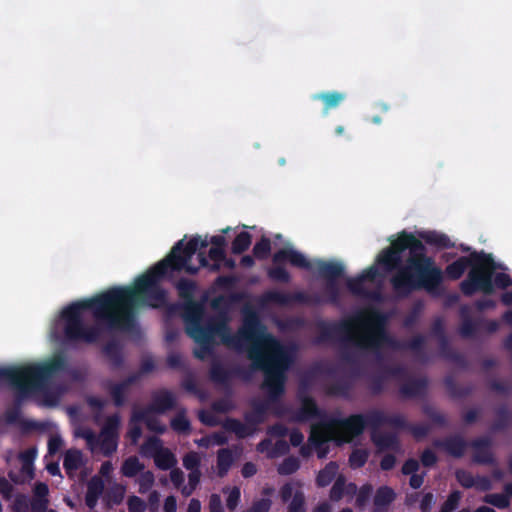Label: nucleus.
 Wrapping results in <instances>:
<instances>
[{
	"label": "nucleus",
	"mask_w": 512,
	"mask_h": 512,
	"mask_svg": "<svg viewBox=\"0 0 512 512\" xmlns=\"http://www.w3.org/2000/svg\"><path fill=\"white\" fill-rule=\"evenodd\" d=\"M273 266L267 269V276L274 282L289 283L291 275L285 268V263L291 266L311 270V262L301 252L293 248H281L272 256Z\"/></svg>",
	"instance_id": "nucleus-10"
},
{
	"label": "nucleus",
	"mask_w": 512,
	"mask_h": 512,
	"mask_svg": "<svg viewBox=\"0 0 512 512\" xmlns=\"http://www.w3.org/2000/svg\"><path fill=\"white\" fill-rule=\"evenodd\" d=\"M145 469V466L136 456L128 457L122 464L121 473L128 478L136 477Z\"/></svg>",
	"instance_id": "nucleus-37"
},
{
	"label": "nucleus",
	"mask_w": 512,
	"mask_h": 512,
	"mask_svg": "<svg viewBox=\"0 0 512 512\" xmlns=\"http://www.w3.org/2000/svg\"><path fill=\"white\" fill-rule=\"evenodd\" d=\"M443 282V272L426 250L409 256L406 263L390 278L393 292L399 299L408 298L413 292L426 290L435 293Z\"/></svg>",
	"instance_id": "nucleus-7"
},
{
	"label": "nucleus",
	"mask_w": 512,
	"mask_h": 512,
	"mask_svg": "<svg viewBox=\"0 0 512 512\" xmlns=\"http://www.w3.org/2000/svg\"><path fill=\"white\" fill-rule=\"evenodd\" d=\"M505 492L506 494H488L483 501L499 509L507 508L510 504L509 496H512V484L505 486Z\"/></svg>",
	"instance_id": "nucleus-36"
},
{
	"label": "nucleus",
	"mask_w": 512,
	"mask_h": 512,
	"mask_svg": "<svg viewBox=\"0 0 512 512\" xmlns=\"http://www.w3.org/2000/svg\"><path fill=\"white\" fill-rule=\"evenodd\" d=\"M399 255L405 250H409V256L418 255L426 250L423 242L414 234L402 231L398 238L391 242L390 245Z\"/></svg>",
	"instance_id": "nucleus-13"
},
{
	"label": "nucleus",
	"mask_w": 512,
	"mask_h": 512,
	"mask_svg": "<svg viewBox=\"0 0 512 512\" xmlns=\"http://www.w3.org/2000/svg\"><path fill=\"white\" fill-rule=\"evenodd\" d=\"M125 487L121 484H114L108 490V498L114 504H120L125 495Z\"/></svg>",
	"instance_id": "nucleus-52"
},
{
	"label": "nucleus",
	"mask_w": 512,
	"mask_h": 512,
	"mask_svg": "<svg viewBox=\"0 0 512 512\" xmlns=\"http://www.w3.org/2000/svg\"><path fill=\"white\" fill-rule=\"evenodd\" d=\"M304 495L302 492L297 491L289 504V512H305L304 509Z\"/></svg>",
	"instance_id": "nucleus-57"
},
{
	"label": "nucleus",
	"mask_w": 512,
	"mask_h": 512,
	"mask_svg": "<svg viewBox=\"0 0 512 512\" xmlns=\"http://www.w3.org/2000/svg\"><path fill=\"white\" fill-rule=\"evenodd\" d=\"M136 483L138 484V492L140 494L147 493L155 483L154 473L150 470H143L137 475Z\"/></svg>",
	"instance_id": "nucleus-43"
},
{
	"label": "nucleus",
	"mask_w": 512,
	"mask_h": 512,
	"mask_svg": "<svg viewBox=\"0 0 512 512\" xmlns=\"http://www.w3.org/2000/svg\"><path fill=\"white\" fill-rule=\"evenodd\" d=\"M492 440L490 437L483 436L473 440L470 446L473 451V461L480 464L493 463V455L490 450Z\"/></svg>",
	"instance_id": "nucleus-18"
},
{
	"label": "nucleus",
	"mask_w": 512,
	"mask_h": 512,
	"mask_svg": "<svg viewBox=\"0 0 512 512\" xmlns=\"http://www.w3.org/2000/svg\"><path fill=\"white\" fill-rule=\"evenodd\" d=\"M427 385L426 378H412L401 385L400 393L408 398L422 396L426 392Z\"/></svg>",
	"instance_id": "nucleus-26"
},
{
	"label": "nucleus",
	"mask_w": 512,
	"mask_h": 512,
	"mask_svg": "<svg viewBox=\"0 0 512 512\" xmlns=\"http://www.w3.org/2000/svg\"><path fill=\"white\" fill-rule=\"evenodd\" d=\"M418 237L421 241L437 249H449L455 246L446 234L437 231H421L418 233Z\"/></svg>",
	"instance_id": "nucleus-23"
},
{
	"label": "nucleus",
	"mask_w": 512,
	"mask_h": 512,
	"mask_svg": "<svg viewBox=\"0 0 512 512\" xmlns=\"http://www.w3.org/2000/svg\"><path fill=\"white\" fill-rule=\"evenodd\" d=\"M210 379L218 384H226L230 381L232 375H237L240 377H243L247 379L249 377L248 373L240 368L237 367L233 371H230L224 367V365L215 360L212 362L210 370H209Z\"/></svg>",
	"instance_id": "nucleus-17"
},
{
	"label": "nucleus",
	"mask_w": 512,
	"mask_h": 512,
	"mask_svg": "<svg viewBox=\"0 0 512 512\" xmlns=\"http://www.w3.org/2000/svg\"><path fill=\"white\" fill-rule=\"evenodd\" d=\"M104 490V482L100 477H92L88 482L87 494L100 497Z\"/></svg>",
	"instance_id": "nucleus-53"
},
{
	"label": "nucleus",
	"mask_w": 512,
	"mask_h": 512,
	"mask_svg": "<svg viewBox=\"0 0 512 512\" xmlns=\"http://www.w3.org/2000/svg\"><path fill=\"white\" fill-rule=\"evenodd\" d=\"M294 416H328L327 414L322 413L317 405L316 402L310 398L306 397L303 400V407L301 411ZM331 416H343L340 412L334 413Z\"/></svg>",
	"instance_id": "nucleus-41"
},
{
	"label": "nucleus",
	"mask_w": 512,
	"mask_h": 512,
	"mask_svg": "<svg viewBox=\"0 0 512 512\" xmlns=\"http://www.w3.org/2000/svg\"><path fill=\"white\" fill-rule=\"evenodd\" d=\"M177 290L178 296L184 302L194 301L195 294L197 292V283L194 280L187 278H180L173 283Z\"/></svg>",
	"instance_id": "nucleus-30"
},
{
	"label": "nucleus",
	"mask_w": 512,
	"mask_h": 512,
	"mask_svg": "<svg viewBox=\"0 0 512 512\" xmlns=\"http://www.w3.org/2000/svg\"><path fill=\"white\" fill-rule=\"evenodd\" d=\"M288 434L290 436V442L294 446L300 445L304 439V436L301 432L296 429L289 428L283 424H276L270 429L271 436L283 437Z\"/></svg>",
	"instance_id": "nucleus-32"
},
{
	"label": "nucleus",
	"mask_w": 512,
	"mask_h": 512,
	"mask_svg": "<svg viewBox=\"0 0 512 512\" xmlns=\"http://www.w3.org/2000/svg\"><path fill=\"white\" fill-rule=\"evenodd\" d=\"M251 242L252 235L249 232L242 231L233 240L231 252L235 255L242 254L250 247Z\"/></svg>",
	"instance_id": "nucleus-39"
},
{
	"label": "nucleus",
	"mask_w": 512,
	"mask_h": 512,
	"mask_svg": "<svg viewBox=\"0 0 512 512\" xmlns=\"http://www.w3.org/2000/svg\"><path fill=\"white\" fill-rule=\"evenodd\" d=\"M372 439L375 444L381 449H398V441L395 433L383 431L381 429H374L372 432Z\"/></svg>",
	"instance_id": "nucleus-31"
},
{
	"label": "nucleus",
	"mask_w": 512,
	"mask_h": 512,
	"mask_svg": "<svg viewBox=\"0 0 512 512\" xmlns=\"http://www.w3.org/2000/svg\"><path fill=\"white\" fill-rule=\"evenodd\" d=\"M239 458L237 449L222 448L217 453V474L225 476L234 462Z\"/></svg>",
	"instance_id": "nucleus-24"
},
{
	"label": "nucleus",
	"mask_w": 512,
	"mask_h": 512,
	"mask_svg": "<svg viewBox=\"0 0 512 512\" xmlns=\"http://www.w3.org/2000/svg\"><path fill=\"white\" fill-rule=\"evenodd\" d=\"M316 268L321 278L326 280L325 297L317 294H308L303 291H297L292 294L270 290L264 293L263 301L287 306L292 303L317 306L328 303L338 306L341 300V291L337 280L344 275L345 267L338 261L316 260Z\"/></svg>",
	"instance_id": "nucleus-8"
},
{
	"label": "nucleus",
	"mask_w": 512,
	"mask_h": 512,
	"mask_svg": "<svg viewBox=\"0 0 512 512\" xmlns=\"http://www.w3.org/2000/svg\"><path fill=\"white\" fill-rule=\"evenodd\" d=\"M240 294L232 293L228 297L220 295L215 297L211 302V307L216 310H224L226 311L230 304L236 302L240 299Z\"/></svg>",
	"instance_id": "nucleus-46"
},
{
	"label": "nucleus",
	"mask_w": 512,
	"mask_h": 512,
	"mask_svg": "<svg viewBox=\"0 0 512 512\" xmlns=\"http://www.w3.org/2000/svg\"><path fill=\"white\" fill-rule=\"evenodd\" d=\"M389 317L377 308H367L349 319L319 324V342L339 339L344 345L351 344L359 350L374 354L378 363L383 361L382 349H406L422 352L426 339L418 334L406 342H399L388 329Z\"/></svg>",
	"instance_id": "nucleus-3"
},
{
	"label": "nucleus",
	"mask_w": 512,
	"mask_h": 512,
	"mask_svg": "<svg viewBox=\"0 0 512 512\" xmlns=\"http://www.w3.org/2000/svg\"><path fill=\"white\" fill-rule=\"evenodd\" d=\"M460 316L459 334L463 338H473L481 332L480 317L472 318L465 307L461 309Z\"/></svg>",
	"instance_id": "nucleus-21"
},
{
	"label": "nucleus",
	"mask_w": 512,
	"mask_h": 512,
	"mask_svg": "<svg viewBox=\"0 0 512 512\" xmlns=\"http://www.w3.org/2000/svg\"><path fill=\"white\" fill-rule=\"evenodd\" d=\"M102 353L107 358L112 369H119L124 364L123 347L117 340H110L102 347Z\"/></svg>",
	"instance_id": "nucleus-20"
},
{
	"label": "nucleus",
	"mask_w": 512,
	"mask_h": 512,
	"mask_svg": "<svg viewBox=\"0 0 512 512\" xmlns=\"http://www.w3.org/2000/svg\"><path fill=\"white\" fill-rule=\"evenodd\" d=\"M84 465L85 459L80 450L69 449L65 452L63 467L71 479L83 480L84 477L81 474Z\"/></svg>",
	"instance_id": "nucleus-14"
},
{
	"label": "nucleus",
	"mask_w": 512,
	"mask_h": 512,
	"mask_svg": "<svg viewBox=\"0 0 512 512\" xmlns=\"http://www.w3.org/2000/svg\"><path fill=\"white\" fill-rule=\"evenodd\" d=\"M386 272L398 271L402 267V256L398 254L391 246L382 250L376 259Z\"/></svg>",
	"instance_id": "nucleus-22"
},
{
	"label": "nucleus",
	"mask_w": 512,
	"mask_h": 512,
	"mask_svg": "<svg viewBox=\"0 0 512 512\" xmlns=\"http://www.w3.org/2000/svg\"><path fill=\"white\" fill-rule=\"evenodd\" d=\"M309 428V446L301 447V454L308 456L311 448H314L318 457L324 458L328 453L329 441H351L362 432L364 422L363 418H318V421L310 424Z\"/></svg>",
	"instance_id": "nucleus-9"
},
{
	"label": "nucleus",
	"mask_w": 512,
	"mask_h": 512,
	"mask_svg": "<svg viewBox=\"0 0 512 512\" xmlns=\"http://www.w3.org/2000/svg\"><path fill=\"white\" fill-rule=\"evenodd\" d=\"M461 499V493L459 491H454L448 497V499L442 505L440 512H452L454 511Z\"/></svg>",
	"instance_id": "nucleus-54"
},
{
	"label": "nucleus",
	"mask_w": 512,
	"mask_h": 512,
	"mask_svg": "<svg viewBox=\"0 0 512 512\" xmlns=\"http://www.w3.org/2000/svg\"><path fill=\"white\" fill-rule=\"evenodd\" d=\"M378 276V269L375 265H372L362 271L356 277H349L346 280V286L350 293L356 296H363L366 294L364 288L365 281H373Z\"/></svg>",
	"instance_id": "nucleus-15"
},
{
	"label": "nucleus",
	"mask_w": 512,
	"mask_h": 512,
	"mask_svg": "<svg viewBox=\"0 0 512 512\" xmlns=\"http://www.w3.org/2000/svg\"><path fill=\"white\" fill-rule=\"evenodd\" d=\"M198 250L199 237H193L186 243L183 239L179 240L162 260L135 279L133 288L110 291L104 295V303L129 304L134 298H145L152 307L163 306L166 303V289L161 286V281L173 282L175 272L197 274L199 267L191 265L190 261Z\"/></svg>",
	"instance_id": "nucleus-4"
},
{
	"label": "nucleus",
	"mask_w": 512,
	"mask_h": 512,
	"mask_svg": "<svg viewBox=\"0 0 512 512\" xmlns=\"http://www.w3.org/2000/svg\"><path fill=\"white\" fill-rule=\"evenodd\" d=\"M433 445L437 448H442L453 457H462L468 446L467 442L458 435L446 437L445 439H436Z\"/></svg>",
	"instance_id": "nucleus-19"
},
{
	"label": "nucleus",
	"mask_w": 512,
	"mask_h": 512,
	"mask_svg": "<svg viewBox=\"0 0 512 512\" xmlns=\"http://www.w3.org/2000/svg\"><path fill=\"white\" fill-rule=\"evenodd\" d=\"M66 368L67 359L62 353L41 364L0 368V387L6 386L13 391L12 407L2 416H22L23 403L40 391L50 377Z\"/></svg>",
	"instance_id": "nucleus-5"
},
{
	"label": "nucleus",
	"mask_w": 512,
	"mask_h": 512,
	"mask_svg": "<svg viewBox=\"0 0 512 512\" xmlns=\"http://www.w3.org/2000/svg\"><path fill=\"white\" fill-rule=\"evenodd\" d=\"M345 486V479L342 476H339L331 489V499L335 501L339 500L344 494Z\"/></svg>",
	"instance_id": "nucleus-60"
},
{
	"label": "nucleus",
	"mask_w": 512,
	"mask_h": 512,
	"mask_svg": "<svg viewBox=\"0 0 512 512\" xmlns=\"http://www.w3.org/2000/svg\"><path fill=\"white\" fill-rule=\"evenodd\" d=\"M127 390L128 388L124 386L121 382L112 384L110 386L109 393L115 406L121 407L125 404Z\"/></svg>",
	"instance_id": "nucleus-45"
},
{
	"label": "nucleus",
	"mask_w": 512,
	"mask_h": 512,
	"mask_svg": "<svg viewBox=\"0 0 512 512\" xmlns=\"http://www.w3.org/2000/svg\"><path fill=\"white\" fill-rule=\"evenodd\" d=\"M116 418H111V421L102 429L101 433L96 436V448L93 451H100L104 455L112 454L117 448V432H116Z\"/></svg>",
	"instance_id": "nucleus-12"
},
{
	"label": "nucleus",
	"mask_w": 512,
	"mask_h": 512,
	"mask_svg": "<svg viewBox=\"0 0 512 512\" xmlns=\"http://www.w3.org/2000/svg\"><path fill=\"white\" fill-rule=\"evenodd\" d=\"M171 427L178 433H187L190 429V423L187 418H172Z\"/></svg>",
	"instance_id": "nucleus-61"
},
{
	"label": "nucleus",
	"mask_w": 512,
	"mask_h": 512,
	"mask_svg": "<svg viewBox=\"0 0 512 512\" xmlns=\"http://www.w3.org/2000/svg\"><path fill=\"white\" fill-rule=\"evenodd\" d=\"M395 493L389 487H381L374 497L375 512H386L387 506L394 500Z\"/></svg>",
	"instance_id": "nucleus-33"
},
{
	"label": "nucleus",
	"mask_w": 512,
	"mask_h": 512,
	"mask_svg": "<svg viewBox=\"0 0 512 512\" xmlns=\"http://www.w3.org/2000/svg\"><path fill=\"white\" fill-rule=\"evenodd\" d=\"M456 479L464 488H472L475 485V477L466 470H457Z\"/></svg>",
	"instance_id": "nucleus-55"
},
{
	"label": "nucleus",
	"mask_w": 512,
	"mask_h": 512,
	"mask_svg": "<svg viewBox=\"0 0 512 512\" xmlns=\"http://www.w3.org/2000/svg\"><path fill=\"white\" fill-rule=\"evenodd\" d=\"M288 449V443L282 438L277 439L274 443L271 439H266L258 444V450L260 452H266L267 456L270 458L279 457L285 454Z\"/></svg>",
	"instance_id": "nucleus-28"
},
{
	"label": "nucleus",
	"mask_w": 512,
	"mask_h": 512,
	"mask_svg": "<svg viewBox=\"0 0 512 512\" xmlns=\"http://www.w3.org/2000/svg\"><path fill=\"white\" fill-rule=\"evenodd\" d=\"M481 331H485L488 334H493L499 329V322L497 320L485 319L480 317Z\"/></svg>",
	"instance_id": "nucleus-63"
},
{
	"label": "nucleus",
	"mask_w": 512,
	"mask_h": 512,
	"mask_svg": "<svg viewBox=\"0 0 512 512\" xmlns=\"http://www.w3.org/2000/svg\"><path fill=\"white\" fill-rule=\"evenodd\" d=\"M298 467V459L295 457H288L279 465L278 472L282 475H289L295 472Z\"/></svg>",
	"instance_id": "nucleus-50"
},
{
	"label": "nucleus",
	"mask_w": 512,
	"mask_h": 512,
	"mask_svg": "<svg viewBox=\"0 0 512 512\" xmlns=\"http://www.w3.org/2000/svg\"><path fill=\"white\" fill-rule=\"evenodd\" d=\"M63 445L64 441L62 437L59 435L56 428L53 426L48 441L49 454H56L63 447Z\"/></svg>",
	"instance_id": "nucleus-48"
},
{
	"label": "nucleus",
	"mask_w": 512,
	"mask_h": 512,
	"mask_svg": "<svg viewBox=\"0 0 512 512\" xmlns=\"http://www.w3.org/2000/svg\"><path fill=\"white\" fill-rule=\"evenodd\" d=\"M19 458L21 462V478L18 479L10 473L11 479L16 483L23 482L33 477V460L35 458V451L33 449L26 450L20 454Z\"/></svg>",
	"instance_id": "nucleus-29"
},
{
	"label": "nucleus",
	"mask_w": 512,
	"mask_h": 512,
	"mask_svg": "<svg viewBox=\"0 0 512 512\" xmlns=\"http://www.w3.org/2000/svg\"><path fill=\"white\" fill-rule=\"evenodd\" d=\"M431 333L438 340H441V339L447 337L445 334L444 321L441 318H437L434 320V322L432 323V326H431Z\"/></svg>",
	"instance_id": "nucleus-62"
},
{
	"label": "nucleus",
	"mask_w": 512,
	"mask_h": 512,
	"mask_svg": "<svg viewBox=\"0 0 512 512\" xmlns=\"http://www.w3.org/2000/svg\"><path fill=\"white\" fill-rule=\"evenodd\" d=\"M127 507L129 512H144L146 503L140 497L131 495L127 499Z\"/></svg>",
	"instance_id": "nucleus-56"
},
{
	"label": "nucleus",
	"mask_w": 512,
	"mask_h": 512,
	"mask_svg": "<svg viewBox=\"0 0 512 512\" xmlns=\"http://www.w3.org/2000/svg\"><path fill=\"white\" fill-rule=\"evenodd\" d=\"M345 97L346 95L342 92L328 91L317 93L312 96V99L323 102V114L327 115L331 109L338 107Z\"/></svg>",
	"instance_id": "nucleus-27"
},
{
	"label": "nucleus",
	"mask_w": 512,
	"mask_h": 512,
	"mask_svg": "<svg viewBox=\"0 0 512 512\" xmlns=\"http://www.w3.org/2000/svg\"><path fill=\"white\" fill-rule=\"evenodd\" d=\"M227 491L228 497L226 499V506L230 511H233L240 501V489L233 487L232 489H227Z\"/></svg>",
	"instance_id": "nucleus-58"
},
{
	"label": "nucleus",
	"mask_w": 512,
	"mask_h": 512,
	"mask_svg": "<svg viewBox=\"0 0 512 512\" xmlns=\"http://www.w3.org/2000/svg\"><path fill=\"white\" fill-rule=\"evenodd\" d=\"M350 390V385L347 381L338 380L332 383L328 388V394L333 396H346Z\"/></svg>",
	"instance_id": "nucleus-49"
},
{
	"label": "nucleus",
	"mask_w": 512,
	"mask_h": 512,
	"mask_svg": "<svg viewBox=\"0 0 512 512\" xmlns=\"http://www.w3.org/2000/svg\"><path fill=\"white\" fill-rule=\"evenodd\" d=\"M176 398L174 394L168 390H158L152 393L151 402L145 411L133 410L130 416H150V414L165 413L174 408Z\"/></svg>",
	"instance_id": "nucleus-11"
},
{
	"label": "nucleus",
	"mask_w": 512,
	"mask_h": 512,
	"mask_svg": "<svg viewBox=\"0 0 512 512\" xmlns=\"http://www.w3.org/2000/svg\"><path fill=\"white\" fill-rule=\"evenodd\" d=\"M140 420H146V425L150 430L156 431L158 433H163L165 431V426L160 425L158 423V418H132L130 422V428L128 435L131 439V442L135 444L139 437L141 436L142 430L139 424Z\"/></svg>",
	"instance_id": "nucleus-25"
},
{
	"label": "nucleus",
	"mask_w": 512,
	"mask_h": 512,
	"mask_svg": "<svg viewBox=\"0 0 512 512\" xmlns=\"http://www.w3.org/2000/svg\"><path fill=\"white\" fill-rule=\"evenodd\" d=\"M258 418H224L223 426L225 430L234 432L238 437H246L253 434L256 430Z\"/></svg>",
	"instance_id": "nucleus-16"
},
{
	"label": "nucleus",
	"mask_w": 512,
	"mask_h": 512,
	"mask_svg": "<svg viewBox=\"0 0 512 512\" xmlns=\"http://www.w3.org/2000/svg\"><path fill=\"white\" fill-rule=\"evenodd\" d=\"M439 341V350H440V353L441 355L448 359V360H451L453 362H456V363H463L464 362V357L462 354H460L459 352L455 351L451 346H450V343H449V340L448 338H443L441 340H438Z\"/></svg>",
	"instance_id": "nucleus-40"
},
{
	"label": "nucleus",
	"mask_w": 512,
	"mask_h": 512,
	"mask_svg": "<svg viewBox=\"0 0 512 512\" xmlns=\"http://www.w3.org/2000/svg\"><path fill=\"white\" fill-rule=\"evenodd\" d=\"M122 287H112L106 291L89 299L73 302L63 308L60 317L63 320V334L67 343H95L100 330L95 326H88L84 323L83 312L89 310L98 324L103 325L109 330L131 331L136 325V308L147 306L152 309H166L168 315H174L181 308L178 304L168 302V292L166 291V303L161 307L150 306L145 298H134L129 304L120 302L104 303V295L114 289ZM124 288H130L125 286ZM133 288V286H131Z\"/></svg>",
	"instance_id": "nucleus-2"
},
{
	"label": "nucleus",
	"mask_w": 512,
	"mask_h": 512,
	"mask_svg": "<svg viewBox=\"0 0 512 512\" xmlns=\"http://www.w3.org/2000/svg\"><path fill=\"white\" fill-rule=\"evenodd\" d=\"M385 377L383 375H376L371 378L370 389L373 394H379L383 391Z\"/></svg>",
	"instance_id": "nucleus-64"
},
{
	"label": "nucleus",
	"mask_w": 512,
	"mask_h": 512,
	"mask_svg": "<svg viewBox=\"0 0 512 512\" xmlns=\"http://www.w3.org/2000/svg\"><path fill=\"white\" fill-rule=\"evenodd\" d=\"M441 419L442 418H434L433 421L408 426L407 429L415 439L419 440L427 436L435 428L440 427L442 425Z\"/></svg>",
	"instance_id": "nucleus-34"
},
{
	"label": "nucleus",
	"mask_w": 512,
	"mask_h": 512,
	"mask_svg": "<svg viewBox=\"0 0 512 512\" xmlns=\"http://www.w3.org/2000/svg\"><path fill=\"white\" fill-rule=\"evenodd\" d=\"M253 256L258 260H265L271 253V241L268 237L262 236L253 247Z\"/></svg>",
	"instance_id": "nucleus-42"
},
{
	"label": "nucleus",
	"mask_w": 512,
	"mask_h": 512,
	"mask_svg": "<svg viewBox=\"0 0 512 512\" xmlns=\"http://www.w3.org/2000/svg\"><path fill=\"white\" fill-rule=\"evenodd\" d=\"M153 459L155 465L161 470L172 469L177 464L175 455L164 446Z\"/></svg>",
	"instance_id": "nucleus-35"
},
{
	"label": "nucleus",
	"mask_w": 512,
	"mask_h": 512,
	"mask_svg": "<svg viewBox=\"0 0 512 512\" xmlns=\"http://www.w3.org/2000/svg\"><path fill=\"white\" fill-rule=\"evenodd\" d=\"M338 471V465L335 462H330L326 467L321 470L317 477V483L319 486H327L336 477Z\"/></svg>",
	"instance_id": "nucleus-44"
},
{
	"label": "nucleus",
	"mask_w": 512,
	"mask_h": 512,
	"mask_svg": "<svg viewBox=\"0 0 512 512\" xmlns=\"http://www.w3.org/2000/svg\"><path fill=\"white\" fill-rule=\"evenodd\" d=\"M467 268H470L465 280L460 284L463 295L470 297L477 292L490 295L494 286L506 289L512 285L511 277L506 273H497L493 279L496 268L491 254L484 251H471L468 256H461L445 268L447 277L451 280L460 279Z\"/></svg>",
	"instance_id": "nucleus-6"
},
{
	"label": "nucleus",
	"mask_w": 512,
	"mask_h": 512,
	"mask_svg": "<svg viewBox=\"0 0 512 512\" xmlns=\"http://www.w3.org/2000/svg\"><path fill=\"white\" fill-rule=\"evenodd\" d=\"M368 454L364 450H355L349 459L350 465L353 468H359L363 466L367 460Z\"/></svg>",
	"instance_id": "nucleus-59"
},
{
	"label": "nucleus",
	"mask_w": 512,
	"mask_h": 512,
	"mask_svg": "<svg viewBox=\"0 0 512 512\" xmlns=\"http://www.w3.org/2000/svg\"><path fill=\"white\" fill-rule=\"evenodd\" d=\"M162 448V441L158 437L151 436L140 446L139 452L143 457L154 458Z\"/></svg>",
	"instance_id": "nucleus-38"
},
{
	"label": "nucleus",
	"mask_w": 512,
	"mask_h": 512,
	"mask_svg": "<svg viewBox=\"0 0 512 512\" xmlns=\"http://www.w3.org/2000/svg\"><path fill=\"white\" fill-rule=\"evenodd\" d=\"M201 458L197 452H189L183 458V466L189 471L199 470Z\"/></svg>",
	"instance_id": "nucleus-51"
},
{
	"label": "nucleus",
	"mask_w": 512,
	"mask_h": 512,
	"mask_svg": "<svg viewBox=\"0 0 512 512\" xmlns=\"http://www.w3.org/2000/svg\"><path fill=\"white\" fill-rule=\"evenodd\" d=\"M181 310L186 333L196 343L207 346L211 337L222 335L225 344L247 351L253 368L264 373L263 387L271 397H279L284 393L285 372L292 361L290 352L279 339L267 332L256 313L244 317L237 335H229L225 313L210 317L204 324L205 309L200 302H184Z\"/></svg>",
	"instance_id": "nucleus-1"
},
{
	"label": "nucleus",
	"mask_w": 512,
	"mask_h": 512,
	"mask_svg": "<svg viewBox=\"0 0 512 512\" xmlns=\"http://www.w3.org/2000/svg\"><path fill=\"white\" fill-rule=\"evenodd\" d=\"M74 434L77 437L85 439L87 442V445L89 446V448L91 450H94L96 448V444H97L96 436L97 435L88 427L83 426V425H77V426H75Z\"/></svg>",
	"instance_id": "nucleus-47"
}]
</instances>
